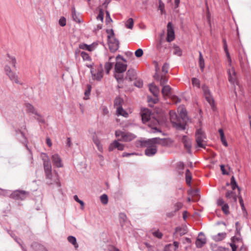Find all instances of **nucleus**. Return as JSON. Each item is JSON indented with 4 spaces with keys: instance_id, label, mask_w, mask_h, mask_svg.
Listing matches in <instances>:
<instances>
[{
    "instance_id": "f257e3e1",
    "label": "nucleus",
    "mask_w": 251,
    "mask_h": 251,
    "mask_svg": "<svg viewBox=\"0 0 251 251\" xmlns=\"http://www.w3.org/2000/svg\"><path fill=\"white\" fill-rule=\"evenodd\" d=\"M167 140L166 138H160L159 137L143 140L141 141V146L147 147L145 151L146 155L152 156L157 152L156 144H160L165 146L167 144Z\"/></svg>"
},
{
    "instance_id": "f03ea898",
    "label": "nucleus",
    "mask_w": 251,
    "mask_h": 251,
    "mask_svg": "<svg viewBox=\"0 0 251 251\" xmlns=\"http://www.w3.org/2000/svg\"><path fill=\"white\" fill-rule=\"evenodd\" d=\"M42 160L43 161L44 169L48 184L50 185L55 183L57 186L60 187L61 184L59 182L58 174L55 171H54L53 174L52 173L50 161L47 154H43Z\"/></svg>"
},
{
    "instance_id": "7ed1b4c3",
    "label": "nucleus",
    "mask_w": 251,
    "mask_h": 251,
    "mask_svg": "<svg viewBox=\"0 0 251 251\" xmlns=\"http://www.w3.org/2000/svg\"><path fill=\"white\" fill-rule=\"evenodd\" d=\"M196 147L200 148H205L206 145L205 140L206 136L204 132L201 128L198 129L195 133Z\"/></svg>"
},
{
    "instance_id": "20e7f679",
    "label": "nucleus",
    "mask_w": 251,
    "mask_h": 251,
    "mask_svg": "<svg viewBox=\"0 0 251 251\" xmlns=\"http://www.w3.org/2000/svg\"><path fill=\"white\" fill-rule=\"evenodd\" d=\"M111 34L107 36L108 44L110 50L114 52L118 50L119 47V41L114 37V33L113 29H111Z\"/></svg>"
},
{
    "instance_id": "39448f33",
    "label": "nucleus",
    "mask_w": 251,
    "mask_h": 251,
    "mask_svg": "<svg viewBox=\"0 0 251 251\" xmlns=\"http://www.w3.org/2000/svg\"><path fill=\"white\" fill-rule=\"evenodd\" d=\"M170 119L173 127H175L177 130H184V124H180L179 117L177 115L174 111H170L169 112Z\"/></svg>"
},
{
    "instance_id": "423d86ee",
    "label": "nucleus",
    "mask_w": 251,
    "mask_h": 251,
    "mask_svg": "<svg viewBox=\"0 0 251 251\" xmlns=\"http://www.w3.org/2000/svg\"><path fill=\"white\" fill-rule=\"evenodd\" d=\"M29 196V192L24 190H15L11 194V197L15 200H24Z\"/></svg>"
},
{
    "instance_id": "0eeeda50",
    "label": "nucleus",
    "mask_w": 251,
    "mask_h": 251,
    "mask_svg": "<svg viewBox=\"0 0 251 251\" xmlns=\"http://www.w3.org/2000/svg\"><path fill=\"white\" fill-rule=\"evenodd\" d=\"M4 70L6 75L9 77V79L11 81L17 84H21L18 80V75L12 71L10 67L8 65H5L4 68Z\"/></svg>"
},
{
    "instance_id": "6e6552de",
    "label": "nucleus",
    "mask_w": 251,
    "mask_h": 251,
    "mask_svg": "<svg viewBox=\"0 0 251 251\" xmlns=\"http://www.w3.org/2000/svg\"><path fill=\"white\" fill-rule=\"evenodd\" d=\"M175 39V32L174 30L173 25L171 22H169L167 25V41L171 42Z\"/></svg>"
},
{
    "instance_id": "1a4fd4ad",
    "label": "nucleus",
    "mask_w": 251,
    "mask_h": 251,
    "mask_svg": "<svg viewBox=\"0 0 251 251\" xmlns=\"http://www.w3.org/2000/svg\"><path fill=\"white\" fill-rule=\"evenodd\" d=\"M149 89L151 92L155 97V98L152 100L153 102L155 103L158 101V96L159 93V89L157 86L151 83L149 84Z\"/></svg>"
},
{
    "instance_id": "9d476101",
    "label": "nucleus",
    "mask_w": 251,
    "mask_h": 251,
    "mask_svg": "<svg viewBox=\"0 0 251 251\" xmlns=\"http://www.w3.org/2000/svg\"><path fill=\"white\" fill-rule=\"evenodd\" d=\"M182 142L184 145L185 149L189 154H191L192 140L187 136L184 135L182 139Z\"/></svg>"
},
{
    "instance_id": "9b49d317",
    "label": "nucleus",
    "mask_w": 251,
    "mask_h": 251,
    "mask_svg": "<svg viewBox=\"0 0 251 251\" xmlns=\"http://www.w3.org/2000/svg\"><path fill=\"white\" fill-rule=\"evenodd\" d=\"M16 137H17V139L19 140V141L20 142L24 144L25 145L26 149L30 152L31 151L29 149V148L27 146V139L25 137V134L23 133V132H22L21 130H16Z\"/></svg>"
},
{
    "instance_id": "f8f14e48",
    "label": "nucleus",
    "mask_w": 251,
    "mask_h": 251,
    "mask_svg": "<svg viewBox=\"0 0 251 251\" xmlns=\"http://www.w3.org/2000/svg\"><path fill=\"white\" fill-rule=\"evenodd\" d=\"M206 243V238L204 237L203 232H201L199 234V237H198L196 241V245L198 248H202L204 244Z\"/></svg>"
},
{
    "instance_id": "ddd939ff",
    "label": "nucleus",
    "mask_w": 251,
    "mask_h": 251,
    "mask_svg": "<svg viewBox=\"0 0 251 251\" xmlns=\"http://www.w3.org/2000/svg\"><path fill=\"white\" fill-rule=\"evenodd\" d=\"M179 120L180 124H184V129L188 120L187 111L185 109H181L179 114Z\"/></svg>"
},
{
    "instance_id": "4468645a",
    "label": "nucleus",
    "mask_w": 251,
    "mask_h": 251,
    "mask_svg": "<svg viewBox=\"0 0 251 251\" xmlns=\"http://www.w3.org/2000/svg\"><path fill=\"white\" fill-rule=\"evenodd\" d=\"M92 75L97 80H100L103 77V68L101 64L100 65L97 73H94V69H91Z\"/></svg>"
},
{
    "instance_id": "2eb2a0df",
    "label": "nucleus",
    "mask_w": 251,
    "mask_h": 251,
    "mask_svg": "<svg viewBox=\"0 0 251 251\" xmlns=\"http://www.w3.org/2000/svg\"><path fill=\"white\" fill-rule=\"evenodd\" d=\"M136 78V73L134 69H129L126 73L125 79L129 81H132Z\"/></svg>"
},
{
    "instance_id": "dca6fc26",
    "label": "nucleus",
    "mask_w": 251,
    "mask_h": 251,
    "mask_svg": "<svg viewBox=\"0 0 251 251\" xmlns=\"http://www.w3.org/2000/svg\"><path fill=\"white\" fill-rule=\"evenodd\" d=\"M51 159L53 165L57 168L63 167L62 160L58 154H54L51 156Z\"/></svg>"
},
{
    "instance_id": "f3484780",
    "label": "nucleus",
    "mask_w": 251,
    "mask_h": 251,
    "mask_svg": "<svg viewBox=\"0 0 251 251\" xmlns=\"http://www.w3.org/2000/svg\"><path fill=\"white\" fill-rule=\"evenodd\" d=\"M239 60L241 67L242 69H245L248 67V60L247 55L244 53L243 55L239 54Z\"/></svg>"
},
{
    "instance_id": "a211bd4d",
    "label": "nucleus",
    "mask_w": 251,
    "mask_h": 251,
    "mask_svg": "<svg viewBox=\"0 0 251 251\" xmlns=\"http://www.w3.org/2000/svg\"><path fill=\"white\" fill-rule=\"evenodd\" d=\"M127 68V65L120 62H117L115 65V72L124 73Z\"/></svg>"
},
{
    "instance_id": "6ab92c4d",
    "label": "nucleus",
    "mask_w": 251,
    "mask_h": 251,
    "mask_svg": "<svg viewBox=\"0 0 251 251\" xmlns=\"http://www.w3.org/2000/svg\"><path fill=\"white\" fill-rule=\"evenodd\" d=\"M141 116L142 121L144 124L149 122L150 118V112L148 109H145L141 112Z\"/></svg>"
},
{
    "instance_id": "aec40b11",
    "label": "nucleus",
    "mask_w": 251,
    "mask_h": 251,
    "mask_svg": "<svg viewBox=\"0 0 251 251\" xmlns=\"http://www.w3.org/2000/svg\"><path fill=\"white\" fill-rule=\"evenodd\" d=\"M92 140L94 143L97 147L98 150L101 152H103V149L102 145L101 144L100 140L95 134L93 136Z\"/></svg>"
},
{
    "instance_id": "412c9836",
    "label": "nucleus",
    "mask_w": 251,
    "mask_h": 251,
    "mask_svg": "<svg viewBox=\"0 0 251 251\" xmlns=\"http://www.w3.org/2000/svg\"><path fill=\"white\" fill-rule=\"evenodd\" d=\"M187 232L188 229L186 226H177L175 228L174 234H178L180 236H182L186 234Z\"/></svg>"
},
{
    "instance_id": "4be33fe9",
    "label": "nucleus",
    "mask_w": 251,
    "mask_h": 251,
    "mask_svg": "<svg viewBox=\"0 0 251 251\" xmlns=\"http://www.w3.org/2000/svg\"><path fill=\"white\" fill-rule=\"evenodd\" d=\"M25 111L29 114H37V110L34 106L29 103H25Z\"/></svg>"
},
{
    "instance_id": "5701e85b",
    "label": "nucleus",
    "mask_w": 251,
    "mask_h": 251,
    "mask_svg": "<svg viewBox=\"0 0 251 251\" xmlns=\"http://www.w3.org/2000/svg\"><path fill=\"white\" fill-rule=\"evenodd\" d=\"M226 197L231 201L236 202L237 196L233 191H227L226 193Z\"/></svg>"
},
{
    "instance_id": "b1692460",
    "label": "nucleus",
    "mask_w": 251,
    "mask_h": 251,
    "mask_svg": "<svg viewBox=\"0 0 251 251\" xmlns=\"http://www.w3.org/2000/svg\"><path fill=\"white\" fill-rule=\"evenodd\" d=\"M231 71L232 72V74H231L230 70H229L227 71L228 75V80L231 84H234L236 81V79L235 77L236 73L233 67L231 68Z\"/></svg>"
},
{
    "instance_id": "393cba45",
    "label": "nucleus",
    "mask_w": 251,
    "mask_h": 251,
    "mask_svg": "<svg viewBox=\"0 0 251 251\" xmlns=\"http://www.w3.org/2000/svg\"><path fill=\"white\" fill-rule=\"evenodd\" d=\"M72 15L74 21L76 23L79 24L82 22V20L80 18L79 15L76 14L75 7L72 8Z\"/></svg>"
},
{
    "instance_id": "a878e982",
    "label": "nucleus",
    "mask_w": 251,
    "mask_h": 251,
    "mask_svg": "<svg viewBox=\"0 0 251 251\" xmlns=\"http://www.w3.org/2000/svg\"><path fill=\"white\" fill-rule=\"evenodd\" d=\"M31 247L35 251H48L44 246L37 243H33L31 245Z\"/></svg>"
},
{
    "instance_id": "bb28decb",
    "label": "nucleus",
    "mask_w": 251,
    "mask_h": 251,
    "mask_svg": "<svg viewBox=\"0 0 251 251\" xmlns=\"http://www.w3.org/2000/svg\"><path fill=\"white\" fill-rule=\"evenodd\" d=\"M153 121H154V123L152 125L150 123H149L148 126L149 127H150L151 128V130H149V132H153V133L157 132H161V130H160L159 129H158L156 127V125L158 124V121L156 120H154Z\"/></svg>"
},
{
    "instance_id": "cd10ccee",
    "label": "nucleus",
    "mask_w": 251,
    "mask_h": 251,
    "mask_svg": "<svg viewBox=\"0 0 251 251\" xmlns=\"http://www.w3.org/2000/svg\"><path fill=\"white\" fill-rule=\"evenodd\" d=\"M134 137H135L134 135L133 134L125 132L122 141H123L125 142L130 141L133 139H134Z\"/></svg>"
},
{
    "instance_id": "c85d7f7f",
    "label": "nucleus",
    "mask_w": 251,
    "mask_h": 251,
    "mask_svg": "<svg viewBox=\"0 0 251 251\" xmlns=\"http://www.w3.org/2000/svg\"><path fill=\"white\" fill-rule=\"evenodd\" d=\"M113 58V57L111 56L109 58V62H106L104 65V68L106 71V74H109L110 70L113 67V63L110 62L111 60Z\"/></svg>"
},
{
    "instance_id": "c756f323",
    "label": "nucleus",
    "mask_w": 251,
    "mask_h": 251,
    "mask_svg": "<svg viewBox=\"0 0 251 251\" xmlns=\"http://www.w3.org/2000/svg\"><path fill=\"white\" fill-rule=\"evenodd\" d=\"M79 48L80 49H82L83 50H87L89 51H91L93 50V46L92 44L88 45L86 44L82 43V44H79Z\"/></svg>"
},
{
    "instance_id": "7c9ffc66",
    "label": "nucleus",
    "mask_w": 251,
    "mask_h": 251,
    "mask_svg": "<svg viewBox=\"0 0 251 251\" xmlns=\"http://www.w3.org/2000/svg\"><path fill=\"white\" fill-rule=\"evenodd\" d=\"M171 88L169 85L163 86L162 93L164 96H169L171 94Z\"/></svg>"
},
{
    "instance_id": "2f4dec72",
    "label": "nucleus",
    "mask_w": 251,
    "mask_h": 251,
    "mask_svg": "<svg viewBox=\"0 0 251 251\" xmlns=\"http://www.w3.org/2000/svg\"><path fill=\"white\" fill-rule=\"evenodd\" d=\"M226 233L225 232L219 233L217 235L214 236L213 238L215 241H221L225 238Z\"/></svg>"
},
{
    "instance_id": "473e14b6",
    "label": "nucleus",
    "mask_w": 251,
    "mask_h": 251,
    "mask_svg": "<svg viewBox=\"0 0 251 251\" xmlns=\"http://www.w3.org/2000/svg\"><path fill=\"white\" fill-rule=\"evenodd\" d=\"M117 114L118 116L121 115L124 117H127L128 115L127 112L124 109L122 106L119 107L117 108Z\"/></svg>"
},
{
    "instance_id": "72a5a7b5",
    "label": "nucleus",
    "mask_w": 251,
    "mask_h": 251,
    "mask_svg": "<svg viewBox=\"0 0 251 251\" xmlns=\"http://www.w3.org/2000/svg\"><path fill=\"white\" fill-rule=\"evenodd\" d=\"M67 239L69 242L72 244L75 249H77L78 247V245L77 243L76 238L75 236H69Z\"/></svg>"
},
{
    "instance_id": "f704fd0d",
    "label": "nucleus",
    "mask_w": 251,
    "mask_h": 251,
    "mask_svg": "<svg viewBox=\"0 0 251 251\" xmlns=\"http://www.w3.org/2000/svg\"><path fill=\"white\" fill-rule=\"evenodd\" d=\"M123 100L120 97H117L114 101V105L116 108L122 106V103H123Z\"/></svg>"
},
{
    "instance_id": "c9c22d12",
    "label": "nucleus",
    "mask_w": 251,
    "mask_h": 251,
    "mask_svg": "<svg viewBox=\"0 0 251 251\" xmlns=\"http://www.w3.org/2000/svg\"><path fill=\"white\" fill-rule=\"evenodd\" d=\"M219 134L220 135L221 140V142H222V144L225 147H227L228 144H227V142H226V140L223 130L222 129H221V128L219 129Z\"/></svg>"
},
{
    "instance_id": "e433bc0d",
    "label": "nucleus",
    "mask_w": 251,
    "mask_h": 251,
    "mask_svg": "<svg viewBox=\"0 0 251 251\" xmlns=\"http://www.w3.org/2000/svg\"><path fill=\"white\" fill-rule=\"evenodd\" d=\"M186 182L189 185H191V181L192 179L191 174L189 169H187L185 173Z\"/></svg>"
},
{
    "instance_id": "4c0bfd02",
    "label": "nucleus",
    "mask_w": 251,
    "mask_h": 251,
    "mask_svg": "<svg viewBox=\"0 0 251 251\" xmlns=\"http://www.w3.org/2000/svg\"><path fill=\"white\" fill-rule=\"evenodd\" d=\"M123 73L115 72L114 77L116 79L118 83L122 82L124 81Z\"/></svg>"
},
{
    "instance_id": "58836bf2",
    "label": "nucleus",
    "mask_w": 251,
    "mask_h": 251,
    "mask_svg": "<svg viewBox=\"0 0 251 251\" xmlns=\"http://www.w3.org/2000/svg\"><path fill=\"white\" fill-rule=\"evenodd\" d=\"M204 97L206 101L209 103L211 107L213 108L214 106V100L211 94L205 96Z\"/></svg>"
},
{
    "instance_id": "ea45409f",
    "label": "nucleus",
    "mask_w": 251,
    "mask_h": 251,
    "mask_svg": "<svg viewBox=\"0 0 251 251\" xmlns=\"http://www.w3.org/2000/svg\"><path fill=\"white\" fill-rule=\"evenodd\" d=\"M230 184L233 190H235V188H237L238 190L240 191V188L239 187L237 183H236L235 177L233 176L231 177Z\"/></svg>"
},
{
    "instance_id": "a19ab883",
    "label": "nucleus",
    "mask_w": 251,
    "mask_h": 251,
    "mask_svg": "<svg viewBox=\"0 0 251 251\" xmlns=\"http://www.w3.org/2000/svg\"><path fill=\"white\" fill-rule=\"evenodd\" d=\"M118 141L117 140H114L111 143H110L108 147L109 151H112L115 149H117L118 147Z\"/></svg>"
},
{
    "instance_id": "79ce46f5",
    "label": "nucleus",
    "mask_w": 251,
    "mask_h": 251,
    "mask_svg": "<svg viewBox=\"0 0 251 251\" xmlns=\"http://www.w3.org/2000/svg\"><path fill=\"white\" fill-rule=\"evenodd\" d=\"M173 49L174 54L178 56H181L182 55V50L178 46L174 45L173 46Z\"/></svg>"
},
{
    "instance_id": "37998d69",
    "label": "nucleus",
    "mask_w": 251,
    "mask_h": 251,
    "mask_svg": "<svg viewBox=\"0 0 251 251\" xmlns=\"http://www.w3.org/2000/svg\"><path fill=\"white\" fill-rule=\"evenodd\" d=\"M202 90L204 96L211 94L208 87L206 85H203L202 86Z\"/></svg>"
},
{
    "instance_id": "c03bdc74",
    "label": "nucleus",
    "mask_w": 251,
    "mask_h": 251,
    "mask_svg": "<svg viewBox=\"0 0 251 251\" xmlns=\"http://www.w3.org/2000/svg\"><path fill=\"white\" fill-rule=\"evenodd\" d=\"M192 83L194 86H195L198 88H200V81L199 79L196 77L192 78Z\"/></svg>"
},
{
    "instance_id": "a18cd8bd",
    "label": "nucleus",
    "mask_w": 251,
    "mask_h": 251,
    "mask_svg": "<svg viewBox=\"0 0 251 251\" xmlns=\"http://www.w3.org/2000/svg\"><path fill=\"white\" fill-rule=\"evenodd\" d=\"M101 202L103 204H106L108 203V196L106 194H103L100 197Z\"/></svg>"
},
{
    "instance_id": "49530a36",
    "label": "nucleus",
    "mask_w": 251,
    "mask_h": 251,
    "mask_svg": "<svg viewBox=\"0 0 251 251\" xmlns=\"http://www.w3.org/2000/svg\"><path fill=\"white\" fill-rule=\"evenodd\" d=\"M126 26L127 28L132 29L133 26V20L132 18H129L126 21Z\"/></svg>"
},
{
    "instance_id": "de8ad7c7",
    "label": "nucleus",
    "mask_w": 251,
    "mask_h": 251,
    "mask_svg": "<svg viewBox=\"0 0 251 251\" xmlns=\"http://www.w3.org/2000/svg\"><path fill=\"white\" fill-rule=\"evenodd\" d=\"M183 206L182 202H177L174 205V211L176 213L177 211L180 209Z\"/></svg>"
},
{
    "instance_id": "09e8293b",
    "label": "nucleus",
    "mask_w": 251,
    "mask_h": 251,
    "mask_svg": "<svg viewBox=\"0 0 251 251\" xmlns=\"http://www.w3.org/2000/svg\"><path fill=\"white\" fill-rule=\"evenodd\" d=\"M81 56L83 59L85 61H90L91 57L89 54L85 51H82L81 52Z\"/></svg>"
},
{
    "instance_id": "8fccbe9b",
    "label": "nucleus",
    "mask_w": 251,
    "mask_h": 251,
    "mask_svg": "<svg viewBox=\"0 0 251 251\" xmlns=\"http://www.w3.org/2000/svg\"><path fill=\"white\" fill-rule=\"evenodd\" d=\"M125 132L121 130H116L115 131V136L117 138H119V140L122 141Z\"/></svg>"
},
{
    "instance_id": "3c124183",
    "label": "nucleus",
    "mask_w": 251,
    "mask_h": 251,
    "mask_svg": "<svg viewBox=\"0 0 251 251\" xmlns=\"http://www.w3.org/2000/svg\"><path fill=\"white\" fill-rule=\"evenodd\" d=\"M7 56L10 60V63L12 64L13 67L14 68H16V59L14 56H10L9 54H7Z\"/></svg>"
},
{
    "instance_id": "603ef678",
    "label": "nucleus",
    "mask_w": 251,
    "mask_h": 251,
    "mask_svg": "<svg viewBox=\"0 0 251 251\" xmlns=\"http://www.w3.org/2000/svg\"><path fill=\"white\" fill-rule=\"evenodd\" d=\"M239 203L241 205V209H242V211H243V212L247 214V212L246 210V208H245L244 203V201H243L242 197L241 196L239 197Z\"/></svg>"
},
{
    "instance_id": "864d4df0",
    "label": "nucleus",
    "mask_w": 251,
    "mask_h": 251,
    "mask_svg": "<svg viewBox=\"0 0 251 251\" xmlns=\"http://www.w3.org/2000/svg\"><path fill=\"white\" fill-rule=\"evenodd\" d=\"M135 81L134 82V85L135 86L137 87L138 88H141L143 85V81L140 79H135Z\"/></svg>"
},
{
    "instance_id": "5fc2aeb1",
    "label": "nucleus",
    "mask_w": 251,
    "mask_h": 251,
    "mask_svg": "<svg viewBox=\"0 0 251 251\" xmlns=\"http://www.w3.org/2000/svg\"><path fill=\"white\" fill-rule=\"evenodd\" d=\"M222 209L223 211V212L226 214L227 215L229 213V206L227 203H226L225 204H224L222 206Z\"/></svg>"
},
{
    "instance_id": "6e6d98bb",
    "label": "nucleus",
    "mask_w": 251,
    "mask_h": 251,
    "mask_svg": "<svg viewBox=\"0 0 251 251\" xmlns=\"http://www.w3.org/2000/svg\"><path fill=\"white\" fill-rule=\"evenodd\" d=\"M35 119H36L39 123H44L45 122L44 119L42 116L37 112V114H35Z\"/></svg>"
},
{
    "instance_id": "4d7b16f0",
    "label": "nucleus",
    "mask_w": 251,
    "mask_h": 251,
    "mask_svg": "<svg viewBox=\"0 0 251 251\" xmlns=\"http://www.w3.org/2000/svg\"><path fill=\"white\" fill-rule=\"evenodd\" d=\"M160 84L161 86H164L168 82V78L165 76L161 75V79L159 81Z\"/></svg>"
},
{
    "instance_id": "13d9d810",
    "label": "nucleus",
    "mask_w": 251,
    "mask_h": 251,
    "mask_svg": "<svg viewBox=\"0 0 251 251\" xmlns=\"http://www.w3.org/2000/svg\"><path fill=\"white\" fill-rule=\"evenodd\" d=\"M158 2V9H159L161 11V14H163L164 11L165 4L161 0H159Z\"/></svg>"
},
{
    "instance_id": "bf43d9fd",
    "label": "nucleus",
    "mask_w": 251,
    "mask_h": 251,
    "mask_svg": "<svg viewBox=\"0 0 251 251\" xmlns=\"http://www.w3.org/2000/svg\"><path fill=\"white\" fill-rule=\"evenodd\" d=\"M199 64L200 69L201 72H203L205 67V63L204 60L203 59H199Z\"/></svg>"
},
{
    "instance_id": "052dcab7",
    "label": "nucleus",
    "mask_w": 251,
    "mask_h": 251,
    "mask_svg": "<svg viewBox=\"0 0 251 251\" xmlns=\"http://www.w3.org/2000/svg\"><path fill=\"white\" fill-rule=\"evenodd\" d=\"M59 24L61 26H64L66 25V20L64 17H61L59 20Z\"/></svg>"
},
{
    "instance_id": "680f3d73",
    "label": "nucleus",
    "mask_w": 251,
    "mask_h": 251,
    "mask_svg": "<svg viewBox=\"0 0 251 251\" xmlns=\"http://www.w3.org/2000/svg\"><path fill=\"white\" fill-rule=\"evenodd\" d=\"M152 234L154 236H155L159 239L162 238V237L163 236L162 233L161 232H160L158 230L154 231L152 233Z\"/></svg>"
},
{
    "instance_id": "e2e57ef3",
    "label": "nucleus",
    "mask_w": 251,
    "mask_h": 251,
    "mask_svg": "<svg viewBox=\"0 0 251 251\" xmlns=\"http://www.w3.org/2000/svg\"><path fill=\"white\" fill-rule=\"evenodd\" d=\"M169 67V64H168L167 63H164L162 68V72H163L164 74H167L168 72Z\"/></svg>"
},
{
    "instance_id": "0e129e2a",
    "label": "nucleus",
    "mask_w": 251,
    "mask_h": 251,
    "mask_svg": "<svg viewBox=\"0 0 251 251\" xmlns=\"http://www.w3.org/2000/svg\"><path fill=\"white\" fill-rule=\"evenodd\" d=\"M143 54V51L141 49H138L135 52V55L137 57H141Z\"/></svg>"
},
{
    "instance_id": "69168bd1",
    "label": "nucleus",
    "mask_w": 251,
    "mask_h": 251,
    "mask_svg": "<svg viewBox=\"0 0 251 251\" xmlns=\"http://www.w3.org/2000/svg\"><path fill=\"white\" fill-rule=\"evenodd\" d=\"M119 218L120 220V223L122 224V222L124 223L126 219V216L124 213H120L119 215Z\"/></svg>"
},
{
    "instance_id": "338daca9",
    "label": "nucleus",
    "mask_w": 251,
    "mask_h": 251,
    "mask_svg": "<svg viewBox=\"0 0 251 251\" xmlns=\"http://www.w3.org/2000/svg\"><path fill=\"white\" fill-rule=\"evenodd\" d=\"M97 19L98 20H100L101 22L103 21V13L101 9H100L99 11V13L97 16Z\"/></svg>"
},
{
    "instance_id": "774afa93",
    "label": "nucleus",
    "mask_w": 251,
    "mask_h": 251,
    "mask_svg": "<svg viewBox=\"0 0 251 251\" xmlns=\"http://www.w3.org/2000/svg\"><path fill=\"white\" fill-rule=\"evenodd\" d=\"M214 251H229V249L222 247H218L214 250Z\"/></svg>"
}]
</instances>
